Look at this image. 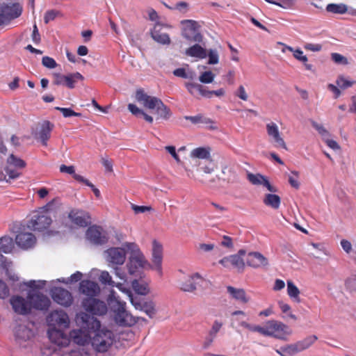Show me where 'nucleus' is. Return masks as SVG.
Here are the masks:
<instances>
[{"label": "nucleus", "mask_w": 356, "mask_h": 356, "mask_svg": "<svg viewBox=\"0 0 356 356\" xmlns=\"http://www.w3.org/2000/svg\"><path fill=\"white\" fill-rule=\"evenodd\" d=\"M173 74L177 77H181L183 79H188L191 80H193L195 79L196 74L195 72L189 69L186 70L184 67H180L175 69L173 71Z\"/></svg>", "instance_id": "obj_40"}, {"label": "nucleus", "mask_w": 356, "mask_h": 356, "mask_svg": "<svg viewBox=\"0 0 356 356\" xmlns=\"http://www.w3.org/2000/svg\"><path fill=\"white\" fill-rule=\"evenodd\" d=\"M247 179L254 186H262L271 193H275L277 189L275 186H273L267 177L259 173H252L247 172Z\"/></svg>", "instance_id": "obj_19"}, {"label": "nucleus", "mask_w": 356, "mask_h": 356, "mask_svg": "<svg viewBox=\"0 0 356 356\" xmlns=\"http://www.w3.org/2000/svg\"><path fill=\"white\" fill-rule=\"evenodd\" d=\"M185 87L191 95L199 99L203 86L195 83H186Z\"/></svg>", "instance_id": "obj_43"}, {"label": "nucleus", "mask_w": 356, "mask_h": 356, "mask_svg": "<svg viewBox=\"0 0 356 356\" xmlns=\"http://www.w3.org/2000/svg\"><path fill=\"white\" fill-rule=\"evenodd\" d=\"M215 74L211 71H205L201 74L199 80L202 83H211L213 81Z\"/></svg>", "instance_id": "obj_48"}, {"label": "nucleus", "mask_w": 356, "mask_h": 356, "mask_svg": "<svg viewBox=\"0 0 356 356\" xmlns=\"http://www.w3.org/2000/svg\"><path fill=\"white\" fill-rule=\"evenodd\" d=\"M266 132L268 136L271 138L272 141L276 144V146L286 149V145L282 138L280 133L279 127L273 122H270L266 124Z\"/></svg>", "instance_id": "obj_22"}, {"label": "nucleus", "mask_w": 356, "mask_h": 356, "mask_svg": "<svg viewBox=\"0 0 356 356\" xmlns=\"http://www.w3.org/2000/svg\"><path fill=\"white\" fill-rule=\"evenodd\" d=\"M9 294V289L6 285V284L0 280V299H3L7 297Z\"/></svg>", "instance_id": "obj_64"}, {"label": "nucleus", "mask_w": 356, "mask_h": 356, "mask_svg": "<svg viewBox=\"0 0 356 356\" xmlns=\"http://www.w3.org/2000/svg\"><path fill=\"white\" fill-rule=\"evenodd\" d=\"M108 301L115 313V321L120 326L131 327L135 325L138 318L134 316L131 313L126 310V302L119 300L115 296L114 291H111L108 296Z\"/></svg>", "instance_id": "obj_3"}, {"label": "nucleus", "mask_w": 356, "mask_h": 356, "mask_svg": "<svg viewBox=\"0 0 356 356\" xmlns=\"http://www.w3.org/2000/svg\"><path fill=\"white\" fill-rule=\"evenodd\" d=\"M233 321H236L239 326L243 327L248 330L250 332H257V331L258 325L250 324V323H247L246 321H243L241 318H236L234 319Z\"/></svg>", "instance_id": "obj_49"}, {"label": "nucleus", "mask_w": 356, "mask_h": 356, "mask_svg": "<svg viewBox=\"0 0 356 356\" xmlns=\"http://www.w3.org/2000/svg\"><path fill=\"white\" fill-rule=\"evenodd\" d=\"M124 247L130 252L129 261L127 264L130 275L136 274L140 269L145 267L147 261L135 243H125Z\"/></svg>", "instance_id": "obj_6"}, {"label": "nucleus", "mask_w": 356, "mask_h": 356, "mask_svg": "<svg viewBox=\"0 0 356 356\" xmlns=\"http://www.w3.org/2000/svg\"><path fill=\"white\" fill-rule=\"evenodd\" d=\"M162 259H163V247L156 241L153 242L152 246V262L153 269L156 270L158 273L162 275Z\"/></svg>", "instance_id": "obj_23"}, {"label": "nucleus", "mask_w": 356, "mask_h": 356, "mask_svg": "<svg viewBox=\"0 0 356 356\" xmlns=\"http://www.w3.org/2000/svg\"><path fill=\"white\" fill-rule=\"evenodd\" d=\"M7 163L18 169H22L26 167V162L22 159L15 156L13 154H11L7 159Z\"/></svg>", "instance_id": "obj_44"}, {"label": "nucleus", "mask_w": 356, "mask_h": 356, "mask_svg": "<svg viewBox=\"0 0 356 356\" xmlns=\"http://www.w3.org/2000/svg\"><path fill=\"white\" fill-rule=\"evenodd\" d=\"M65 328L59 327H49L47 332L48 337L49 340L59 346H66L69 344L70 341H72L70 337V332L67 334L65 330Z\"/></svg>", "instance_id": "obj_14"}, {"label": "nucleus", "mask_w": 356, "mask_h": 356, "mask_svg": "<svg viewBox=\"0 0 356 356\" xmlns=\"http://www.w3.org/2000/svg\"><path fill=\"white\" fill-rule=\"evenodd\" d=\"M83 76L79 72L63 75L56 74L54 76V83L58 86H66L69 88H74L75 83L79 80H83Z\"/></svg>", "instance_id": "obj_18"}, {"label": "nucleus", "mask_w": 356, "mask_h": 356, "mask_svg": "<svg viewBox=\"0 0 356 356\" xmlns=\"http://www.w3.org/2000/svg\"><path fill=\"white\" fill-rule=\"evenodd\" d=\"M136 99L145 108L151 110L156 109L158 118L168 120L171 116L170 108L159 98L148 95L143 89L136 90Z\"/></svg>", "instance_id": "obj_4"}, {"label": "nucleus", "mask_w": 356, "mask_h": 356, "mask_svg": "<svg viewBox=\"0 0 356 356\" xmlns=\"http://www.w3.org/2000/svg\"><path fill=\"white\" fill-rule=\"evenodd\" d=\"M245 251L240 250L236 254H232L220 260V264L223 266L228 268L230 266L238 268L239 270H243L245 266V263L242 259V256L245 255Z\"/></svg>", "instance_id": "obj_21"}, {"label": "nucleus", "mask_w": 356, "mask_h": 356, "mask_svg": "<svg viewBox=\"0 0 356 356\" xmlns=\"http://www.w3.org/2000/svg\"><path fill=\"white\" fill-rule=\"evenodd\" d=\"M326 10L334 14H344L347 12L348 8L343 3H330L327 5Z\"/></svg>", "instance_id": "obj_41"}, {"label": "nucleus", "mask_w": 356, "mask_h": 356, "mask_svg": "<svg viewBox=\"0 0 356 356\" xmlns=\"http://www.w3.org/2000/svg\"><path fill=\"white\" fill-rule=\"evenodd\" d=\"M289 182L290 185L298 189L300 187V182L298 181V172L296 171L291 172V175L289 176Z\"/></svg>", "instance_id": "obj_56"}, {"label": "nucleus", "mask_w": 356, "mask_h": 356, "mask_svg": "<svg viewBox=\"0 0 356 356\" xmlns=\"http://www.w3.org/2000/svg\"><path fill=\"white\" fill-rule=\"evenodd\" d=\"M257 332L265 337H272L286 341L291 335L292 330L287 325L281 321L270 320L264 326L258 325Z\"/></svg>", "instance_id": "obj_5"}, {"label": "nucleus", "mask_w": 356, "mask_h": 356, "mask_svg": "<svg viewBox=\"0 0 356 356\" xmlns=\"http://www.w3.org/2000/svg\"><path fill=\"white\" fill-rule=\"evenodd\" d=\"M5 171L9 177V179H14L18 178L21 173L16 169H13L9 166L5 168Z\"/></svg>", "instance_id": "obj_62"}, {"label": "nucleus", "mask_w": 356, "mask_h": 356, "mask_svg": "<svg viewBox=\"0 0 356 356\" xmlns=\"http://www.w3.org/2000/svg\"><path fill=\"white\" fill-rule=\"evenodd\" d=\"M209 57L208 63L210 65L217 64L219 61V56L217 50L216 49H209L207 54Z\"/></svg>", "instance_id": "obj_54"}, {"label": "nucleus", "mask_w": 356, "mask_h": 356, "mask_svg": "<svg viewBox=\"0 0 356 356\" xmlns=\"http://www.w3.org/2000/svg\"><path fill=\"white\" fill-rule=\"evenodd\" d=\"M1 11L9 23L12 19H16L22 15V7L17 3L6 4L1 6Z\"/></svg>", "instance_id": "obj_27"}, {"label": "nucleus", "mask_w": 356, "mask_h": 356, "mask_svg": "<svg viewBox=\"0 0 356 356\" xmlns=\"http://www.w3.org/2000/svg\"><path fill=\"white\" fill-rule=\"evenodd\" d=\"M81 305L86 313L94 316H103L107 313L108 307L106 302L98 298H85L81 301Z\"/></svg>", "instance_id": "obj_8"}, {"label": "nucleus", "mask_w": 356, "mask_h": 356, "mask_svg": "<svg viewBox=\"0 0 356 356\" xmlns=\"http://www.w3.org/2000/svg\"><path fill=\"white\" fill-rule=\"evenodd\" d=\"M281 349L289 355H293L300 352L297 342L282 346Z\"/></svg>", "instance_id": "obj_47"}, {"label": "nucleus", "mask_w": 356, "mask_h": 356, "mask_svg": "<svg viewBox=\"0 0 356 356\" xmlns=\"http://www.w3.org/2000/svg\"><path fill=\"white\" fill-rule=\"evenodd\" d=\"M50 294L54 302L63 307H69L72 304L73 297L67 289L54 287L51 289Z\"/></svg>", "instance_id": "obj_17"}, {"label": "nucleus", "mask_w": 356, "mask_h": 356, "mask_svg": "<svg viewBox=\"0 0 356 356\" xmlns=\"http://www.w3.org/2000/svg\"><path fill=\"white\" fill-rule=\"evenodd\" d=\"M33 337V330L25 325H19L15 328V341L21 348H28Z\"/></svg>", "instance_id": "obj_13"}, {"label": "nucleus", "mask_w": 356, "mask_h": 356, "mask_svg": "<svg viewBox=\"0 0 356 356\" xmlns=\"http://www.w3.org/2000/svg\"><path fill=\"white\" fill-rule=\"evenodd\" d=\"M15 243L19 248L28 250L35 245L36 238L32 233L19 232L15 236Z\"/></svg>", "instance_id": "obj_25"}, {"label": "nucleus", "mask_w": 356, "mask_h": 356, "mask_svg": "<svg viewBox=\"0 0 356 356\" xmlns=\"http://www.w3.org/2000/svg\"><path fill=\"white\" fill-rule=\"evenodd\" d=\"M42 65L49 69H54L57 66L56 60L49 56H44L42 59Z\"/></svg>", "instance_id": "obj_58"}, {"label": "nucleus", "mask_w": 356, "mask_h": 356, "mask_svg": "<svg viewBox=\"0 0 356 356\" xmlns=\"http://www.w3.org/2000/svg\"><path fill=\"white\" fill-rule=\"evenodd\" d=\"M131 286L134 291L142 296H145L149 293V289L146 282L134 280L131 282Z\"/></svg>", "instance_id": "obj_36"}, {"label": "nucleus", "mask_w": 356, "mask_h": 356, "mask_svg": "<svg viewBox=\"0 0 356 356\" xmlns=\"http://www.w3.org/2000/svg\"><path fill=\"white\" fill-rule=\"evenodd\" d=\"M46 284L44 280H30L24 283V285L31 288L27 293V298L30 301L31 311L33 309L38 311H47L51 305L49 298L40 293L37 289H42Z\"/></svg>", "instance_id": "obj_2"}, {"label": "nucleus", "mask_w": 356, "mask_h": 356, "mask_svg": "<svg viewBox=\"0 0 356 356\" xmlns=\"http://www.w3.org/2000/svg\"><path fill=\"white\" fill-rule=\"evenodd\" d=\"M54 128V124L49 120L39 122L35 130L32 131L34 138L40 141L44 146L47 145V141L51 137V133Z\"/></svg>", "instance_id": "obj_11"}, {"label": "nucleus", "mask_w": 356, "mask_h": 356, "mask_svg": "<svg viewBox=\"0 0 356 356\" xmlns=\"http://www.w3.org/2000/svg\"><path fill=\"white\" fill-rule=\"evenodd\" d=\"M51 206V203H49L42 208L40 211L33 214L31 220L28 223V227L35 231H42L49 227L52 220L48 214V211Z\"/></svg>", "instance_id": "obj_7"}, {"label": "nucleus", "mask_w": 356, "mask_h": 356, "mask_svg": "<svg viewBox=\"0 0 356 356\" xmlns=\"http://www.w3.org/2000/svg\"><path fill=\"white\" fill-rule=\"evenodd\" d=\"M86 238L91 243L96 245H102L108 241V237L100 227H90L86 232Z\"/></svg>", "instance_id": "obj_20"}, {"label": "nucleus", "mask_w": 356, "mask_h": 356, "mask_svg": "<svg viewBox=\"0 0 356 356\" xmlns=\"http://www.w3.org/2000/svg\"><path fill=\"white\" fill-rule=\"evenodd\" d=\"M182 27L181 35L190 42H201L203 36L200 31L198 23L192 19H184L181 22Z\"/></svg>", "instance_id": "obj_9"}, {"label": "nucleus", "mask_w": 356, "mask_h": 356, "mask_svg": "<svg viewBox=\"0 0 356 356\" xmlns=\"http://www.w3.org/2000/svg\"><path fill=\"white\" fill-rule=\"evenodd\" d=\"M126 250L124 244L122 248H111L104 252V257L112 264L122 265L126 259Z\"/></svg>", "instance_id": "obj_15"}, {"label": "nucleus", "mask_w": 356, "mask_h": 356, "mask_svg": "<svg viewBox=\"0 0 356 356\" xmlns=\"http://www.w3.org/2000/svg\"><path fill=\"white\" fill-rule=\"evenodd\" d=\"M222 325L223 323L222 321L218 320L214 321L209 332V334L204 342L203 347L204 348H207L211 345L213 340L216 339L218 332L220 330Z\"/></svg>", "instance_id": "obj_29"}, {"label": "nucleus", "mask_w": 356, "mask_h": 356, "mask_svg": "<svg viewBox=\"0 0 356 356\" xmlns=\"http://www.w3.org/2000/svg\"><path fill=\"white\" fill-rule=\"evenodd\" d=\"M10 304L15 313L21 316H27L31 312L30 301L27 296L14 295L10 298Z\"/></svg>", "instance_id": "obj_12"}, {"label": "nucleus", "mask_w": 356, "mask_h": 356, "mask_svg": "<svg viewBox=\"0 0 356 356\" xmlns=\"http://www.w3.org/2000/svg\"><path fill=\"white\" fill-rule=\"evenodd\" d=\"M184 119L186 120L191 121V123H193L194 124H210L213 123V122L211 119L206 117L203 114H198L195 116L186 115V116H184Z\"/></svg>", "instance_id": "obj_37"}, {"label": "nucleus", "mask_w": 356, "mask_h": 356, "mask_svg": "<svg viewBox=\"0 0 356 356\" xmlns=\"http://www.w3.org/2000/svg\"><path fill=\"white\" fill-rule=\"evenodd\" d=\"M79 291L87 298H94L99 293L100 289L96 282L85 280L79 284Z\"/></svg>", "instance_id": "obj_26"}, {"label": "nucleus", "mask_w": 356, "mask_h": 356, "mask_svg": "<svg viewBox=\"0 0 356 356\" xmlns=\"http://www.w3.org/2000/svg\"><path fill=\"white\" fill-rule=\"evenodd\" d=\"M191 155L192 157L204 159H208L210 156V152L208 149L204 147H197L194 149Z\"/></svg>", "instance_id": "obj_45"}, {"label": "nucleus", "mask_w": 356, "mask_h": 356, "mask_svg": "<svg viewBox=\"0 0 356 356\" xmlns=\"http://www.w3.org/2000/svg\"><path fill=\"white\" fill-rule=\"evenodd\" d=\"M332 60L337 64L347 65L348 63L346 57L338 53L331 54Z\"/></svg>", "instance_id": "obj_60"}, {"label": "nucleus", "mask_w": 356, "mask_h": 356, "mask_svg": "<svg viewBox=\"0 0 356 356\" xmlns=\"http://www.w3.org/2000/svg\"><path fill=\"white\" fill-rule=\"evenodd\" d=\"M201 279L199 273H195L186 277L185 281L181 284V289L186 292H193L196 289V280Z\"/></svg>", "instance_id": "obj_30"}, {"label": "nucleus", "mask_w": 356, "mask_h": 356, "mask_svg": "<svg viewBox=\"0 0 356 356\" xmlns=\"http://www.w3.org/2000/svg\"><path fill=\"white\" fill-rule=\"evenodd\" d=\"M13 248V239L8 236H3L0 238V254H8Z\"/></svg>", "instance_id": "obj_34"}, {"label": "nucleus", "mask_w": 356, "mask_h": 356, "mask_svg": "<svg viewBox=\"0 0 356 356\" xmlns=\"http://www.w3.org/2000/svg\"><path fill=\"white\" fill-rule=\"evenodd\" d=\"M285 49H287L289 51L292 52L293 57L298 60L302 62L303 63L307 62V57L303 54V51L300 49H295L290 46L285 45L284 49H283L282 51L285 52Z\"/></svg>", "instance_id": "obj_42"}, {"label": "nucleus", "mask_w": 356, "mask_h": 356, "mask_svg": "<svg viewBox=\"0 0 356 356\" xmlns=\"http://www.w3.org/2000/svg\"><path fill=\"white\" fill-rule=\"evenodd\" d=\"M312 127L318 132V134L323 138H327L329 136V132L321 124L317 123L315 121H312Z\"/></svg>", "instance_id": "obj_52"}, {"label": "nucleus", "mask_w": 356, "mask_h": 356, "mask_svg": "<svg viewBox=\"0 0 356 356\" xmlns=\"http://www.w3.org/2000/svg\"><path fill=\"white\" fill-rule=\"evenodd\" d=\"M163 28L170 29L171 26L168 24H163L160 22H155L154 27L150 30V35L152 39L163 45H169L171 40L168 33H162Z\"/></svg>", "instance_id": "obj_16"}, {"label": "nucleus", "mask_w": 356, "mask_h": 356, "mask_svg": "<svg viewBox=\"0 0 356 356\" xmlns=\"http://www.w3.org/2000/svg\"><path fill=\"white\" fill-rule=\"evenodd\" d=\"M69 356H90V353L84 347H79L72 350L69 353Z\"/></svg>", "instance_id": "obj_57"}, {"label": "nucleus", "mask_w": 356, "mask_h": 356, "mask_svg": "<svg viewBox=\"0 0 356 356\" xmlns=\"http://www.w3.org/2000/svg\"><path fill=\"white\" fill-rule=\"evenodd\" d=\"M138 310L144 312L152 318L156 314L155 303L152 300L143 301Z\"/></svg>", "instance_id": "obj_38"}, {"label": "nucleus", "mask_w": 356, "mask_h": 356, "mask_svg": "<svg viewBox=\"0 0 356 356\" xmlns=\"http://www.w3.org/2000/svg\"><path fill=\"white\" fill-rule=\"evenodd\" d=\"M247 264L254 268L266 267L268 265L266 257L259 252H250L246 258Z\"/></svg>", "instance_id": "obj_24"}, {"label": "nucleus", "mask_w": 356, "mask_h": 356, "mask_svg": "<svg viewBox=\"0 0 356 356\" xmlns=\"http://www.w3.org/2000/svg\"><path fill=\"white\" fill-rule=\"evenodd\" d=\"M60 12L56 10H47L44 16V22L45 24L49 23L51 21H53L58 15Z\"/></svg>", "instance_id": "obj_55"}, {"label": "nucleus", "mask_w": 356, "mask_h": 356, "mask_svg": "<svg viewBox=\"0 0 356 356\" xmlns=\"http://www.w3.org/2000/svg\"><path fill=\"white\" fill-rule=\"evenodd\" d=\"M227 292L236 300L243 303L248 302L249 299L246 297V293L243 289H236L231 286L227 287Z\"/></svg>", "instance_id": "obj_33"}, {"label": "nucleus", "mask_w": 356, "mask_h": 356, "mask_svg": "<svg viewBox=\"0 0 356 356\" xmlns=\"http://www.w3.org/2000/svg\"><path fill=\"white\" fill-rule=\"evenodd\" d=\"M318 339V337L316 335H310L305 339L297 341L299 350L300 352L308 349L311 347Z\"/></svg>", "instance_id": "obj_39"}, {"label": "nucleus", "mask_w": 356, "mask_h": 356, "mask_svg": "<svg viewBox=\"0 0 356 356\" xmlns=\"http://www.w3.org/2000/svg\"><path fill=\"white\" fill-rule=\"evenodd\" d=\"M55 108L58 111H60L65 118H70L72 116L80 117L81 115V113H76L70 108H62L57 106Z\"/></svg>", "instance_id": "obj_50"}, {"label": "nucleus", "mask_w": 356, "mask_h": 356, "mask_svg": "<svg viewBox=\"0 0 356 356\" xmlns=\"http://www.w3.org/2000/svg\"><path fill=\"white\" fill-rule=\"evenodd\" d=\"M74 320L77 328L70 331L72 341L81 346L90 344L96 356H106L115 342L114 333L85 312L77 313Z\"/></svg>", "instance_id": "obj_1"}, {"label": "nucleus", "mask_w": 356, "mask_h": 356, "mask_svg": "<svg viewBox=\"0 0 356 356\" xmlns=\"http://www.w3.org/2000/svg\"><path fill=\"white\" fill-rule=\"evenodd\" d=\"M185 54L188 56L200 59L205 58L207 56V50L198 44H195L188 48L185 51Z\"/></svg>", "instance_id": "obj_31"}, {"label": "nucleus", "mask_w": 356, "mask_h": 356, "mask_svg": "<svg viewBox=\"0 0 356 356\" xmlns=\"http://www.w3.org/2000/svg\"><path fill=\"white\" fill-rule=\"evenodd\" d=\"M49 327L68 328L70 327V318L63 310H54L47 317Z\"/></svg>", "instance_id": "obj_10"}, {"label": "nucleus", "mask_w": 356, "mask_h": 356, "mask_svg": "<svg viewBox=\"0 0 356 356\" xmlns=\"http://www.w3.org/2000/svg\"><path fill=\"white\" fill-rule=\"evenodd\" d=\"M300 290L294 284V283L291 281H287V294L296 302H300Z\"/></svg>", "instance_id": "obj_35"}, {"label": "nucleus", "mask_w": 356, "mask_h": 356, "mask_svg": "<svg viewBox=\"0 0 356 356\" xmlns=\"http://www.w3.org/2000/svg\"><path fill=\"white\" fill-rule=\"evenodd\" d=\"M346 287L350 291L356 292V275L348 277L345 282Z\"/></svg>", "instance_id": "obj_51"}, {"label": "nucleus", "mask_w": 356, "mask_h": 356, "mask_svg": "<svg viewBox=\"0 0 356 356\" xmlns=\"http://www.w3.org/2000/svg\"><path fill=\"white\" fill-rule=\"evenodd\" d=\"M337 85L341 89L348 88L353 85V82L346 79L343 76H339L336 81Z\"/></svg>", "instance_id": "obj_59"}, {"label": "nucleus", "mask_w": 356, "mask_h": 356, "mask_svg": "<svg viewBox=\"0 0 356 356\" xmlns=\"http://www.w3.org/2000/svg\"><path fill=\"white\" fill-rule=\"evenodd\" d=\"M69 218L79 227H85L90 223L89 214L83 211L73 210L69 213Z\"/></svg>", "instance_id": "obj_28"}, {"label": "nucleus", "mask_w": 356, "mask_h": 356, "mask_svg": "<svg viewBox=\"0 0 356 356\" xmlns=\"http://www.w3.org/2000/svg\"><path fill=\"white\" fill-rule=\"evenodd\" d=\"M82 277V273L79 271H76L74 274H72L70 277H68L67 280L63 278L62 280H58V282H61L65 284H70L73 282H76L79 280H81Z\"/></svg>", "instance_id": "obj_53"}, {"label": "nucleus", "mask_w": 356, "mask_h": 356, "mask_svg": "<svg viewBox=\"0 0 356 356\" xmlns=\"http://www.w3.org/2000/svg\"><path fill=\"white\" fill-rule=\"evenodd\" d=\"M340 245H341L343 250L346 254H350L351 252L353 253L352 244L348 240L342 239L340 241Z\"/></svg>", "instance_id": "obj_63"}, {"label": "nucleus", "mask_w": 356, "mask_h": 356, "mask_svg": "<svg viewBox=\"0 0 356 356\" xmlns=\"http://www.w3.org/2000/svg\"><path fill=\"white\" fill-rule=\"evenodd\" d=\"M234 95L243 101H247L248 99V95L246 92V90L244 86L242 85L238 86V89L235 91Z\"/></svg>", "instance_id": "obj_61"}, {"label": "nucleus", "mask_w": 356, "mask_h": 356, "mask_svg": "<svg viewBox=\"0 0 356 356\" xmlns=\"http://www.w3.org/2000/svg\"><path fill=\"white\" fill-rule=\"evenodd\" d=\"M99 280L103 284L108 285L112 287L115 286V282L113 280L112 277L108 272L106 270L102 271Z\"/></svg>", "instance_id": "obj_46"}, {"label": "nucleus", "mask_w": 356, "mask_h": 356, "mask_svg": "<svg viewBox=\"0 0 356 356\" xmlns=\"http://www.w3.org/2000/svg\"><path fill=\"white\" fill-rule=\"evenodd\" d=\"M264 204L273 209H278L281 204V198L275 194H266L263 199Z\"/></svg>", "instance_id": "obj_32"}]
</instances>
